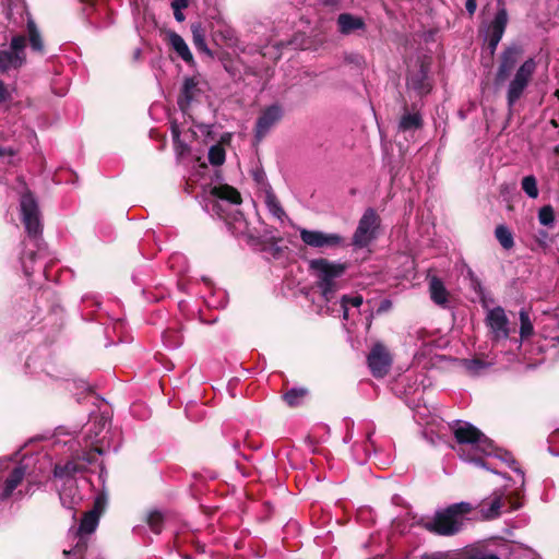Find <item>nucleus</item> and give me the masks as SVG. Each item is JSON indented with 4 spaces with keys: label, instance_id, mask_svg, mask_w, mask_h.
<instances>
[{
    "label": "nucleus",
    "instance_id": "50",
    "mask_svg": "<svg viewBox=\"0 0 559 559\" xmlns=\"http://www.w3.org/2000/svg\"><path fill=\"white\" fill-rule=\"evenodd\" d=\"M465 8H466V11L469 13V14H474L475 11H476V8H477V2L476 0H466L465 2Z\"/></svg>",
    "mask_w": 559,
    "mask_h": 559
},
{
    "label": "nucleus",
    "instance_id": "38",
    "mask_svg": "<svg viewBox=\"0 0 559 559\" xmlns=\"http://www.w3.org/2000/svg\"><path fill=\"white\" fill-rule=\"evenodd\" d=\"M538 221L544 226H551L555 222V212L551 205H544L538 211Z\"/></svg>",
    "mask_w": 559,
    "mask_h": 559
},
{
    "label": "nucleus",
    "instance_id": "22",
    "mask_svg": "<svg viewBox=\"0 0 559 559\" xmlns=\"http://www.w3.org/2000/svg\"><path fill=\"white\" fill-rule=\"evenodd\" d=\"M168 44L186 63H193L194 59L185 39L176 32L167 33Z\"/></svg>",
    "mask_w": 559,
    "mask_h": 559
},
{
    "label": "nucleus",
    "instance_id": "60",
    "mask_svg": "<svg viewBox=\"0 0 559 559\" xmlns=\"http://www.w3.org/2000/svg\"><path fill=\"white\" fill-rule=\"evenodd\" d=\"M555 95L559 98V90L556 91Z\"/></svg>",
    "mask_w": 559,
    "mask_h": 559
},
{
    "label": "nucleus",
    "instance_id": "17",
    "mask_svg": "<svg viewBox=\"0 0 559 559\" xmlns=\"http://www.w3.org/2000/svg\"><path fill=\"white\" fill-rule=\"evenodd\" d=\"M486 322L496 340H506L509 337V320L503 308L496 307L490 309L487 313Z\"/></svg>",
    "mask_w": 559,
    "mask_h": 559
},
{
    "label": "nucleus",
    "instance_id": "28",
    "mask_svg": "<svg viewBox=\"0 0 559 559\" xmlns=\"http://www.w3.org/2000/svg\"><path fill=\"white\" fill-rule=\"evenodd\" d=\"M503 548H506L504 559H537V555L532 549L520 545L513 544Z\"/></svg>",
    "mask_w": 559,
    "mask_h": 559
},
{
    "label": "nucleus",
    "instance_id": "58",
    "mask_svg": "<svg viewBox=\"0 0 559 559\" xmlns=\"http://www.w3.org/2000/svg\"><path fill=\"white\" fill-rule=\"evenodd\" d=\"M12 14H13V9H12V8H10V10H9V12H8V17H9V19H11Z\"/></svg>",
    "mask_w": 559,
    "mask_h": 559
},
{
    "label": "nucleus",
    "instance_id": "54",
    "mask_svg": "<svg viewBox=\"0 0 559 559\" xmlns=\"http://www.w3.org/2000/svg\"><path fill=\"white\" fill-rule=\"evenodd\" d=\"M391 306V302L389 300H383L379 307L378 311L386 310Z\"/></svg>",
    "mask_w": 559,
    "mask_h": 559
},
{
    "label": "nucleus",
    "instance_id": "53",
    "mask_svg": "<svg viewBox=\"0 0 559 559\" xmlns=\"http://www.w3.org/2000/svg\"><path fill=\"white\" fill-rule=\"evenodd\" d=\"M342 0H322L324 5L336 7L341 3Z\"/></svg>",
    "mask_w": 559,
    "mask_h": 559
},
{
    "label": "nucleus",
    "instance_id": "31",
    "mask_svg": "<svg viewBox=\"0 0 559 559\" xmlns=\"http://www.w3.org/2000/svg\"><path fill=\"white\" fill-rule=\"evenodd\" d=\"M308 391L304 388H292L283 396L286 404L290 407L299 406L304 403Z\"/></svg>",
    "mask_w": 559,
    "mask_h": 559
},
{
    "label": "nucleus",
    "instance_id": "13",
    "mask_svg": "<svg viewBox=\"0 0 559 559\" xmlns=\"http://www.w3.org/2000/svg\"><path fill=\"white\" fill-rule=\"evenodd\" d=\"M25 36H14L10 49L0 50V70L8 71L21 67L25 60Z\"/></svg>",
    "mask_w": 559,
    "mask_h": 559
},
{
    "label": "nucleus",
    "instance_id": "14",
    "mask_svg": "<svg viewBox=\"0 0 559 559\" xmlns=\"http://www.w3.org/2000/svg\"><path fill=\"white\" fill-rule=\"evenodd\" d=\"M284 110L280 104H272L265 107L257 119L254 136L261 141L271 129L281 121Z\"/></svg>",
    "mask_w": 559,
    "mask_h": 559
},
{
    "label": "nucleus",
    "instance_id": "20",
    "mask_svg": "<svg viewBox=\"0 0 559 559\" xmlns=\"http://www.w3.org/2000/svg\"><path fill=\"white\" fill-rule=\"evenodd\" d=\"M17 12L23 17L26 16V26H27V33H28V39L32 50L36 52H43L44 50V43L40 36V33L34 22V20L31 17L29 13L26 11L24 7H15Z\"/></svg>",
    "mask_w": 559,
    "mask_h": 559
},
{
    "label": "nucleus",
    "instance_id": "37",
    "mask_svg": "<svg viewBox=\"0 0 559 559\" xmlns=\"http://www.w3.org/2000/svg\"><path fill=\"white\" fill-rule=\"evenodd\" d=\"M207 156L212 165L221 166L225 162V150L221 145H212Z\"/></svg>",
    "mask_w": 559,
    "mask_h": 559
},
{
    "label": "nucleus",
    "instance_id": "30",
    "mask_svg": "<svg viewBox=\"0 0 559 559\" xmlns=\"http://www.w3.org/2000/svg\"><path fill=\"white\" fill-rule=\"evenodd\" d=\"M423 126V119L420 114L413 112V114H404L400 120L399 128L402 131H409V130H416L421 128Z\"/></svg>",
    "mask_w": 559,
    "mask_h": 559
},
{
    "label": "nucleus",
    "instance_id": "12",
    "mask_svg": "<svg viewBox=\"0 0 559 559\" xmlns=\"http://www.w3.org/2000/svg\"><path fill=\"white\" fill-rule=\"evenodd\" d=\"M509 16L506 8L501 7L497 10L493 19L488 23L485 29V40L490 56H493L496 49L506 32Z\"/></svg>",
    "mask_w": 559,
    "mask_h": 559
},
{
    "label": "nucleus",
    "instance_id": "8",
    "mask_svg": "<svg viewBox=\"0 0 559 559\" xmlns=\"http://www.w3.org/2000/svg\"><path fill=\"white\" fill-rule=\"evenodd\" d=\"M472 511L468 502L453 503L436 512L435 516L425 523V527L440 536L457 534L464 526L465 516Z\"/></svg>",
    "mask_w": 559,
    "mask_h": 559
},
{
    "label": "nucleus",
    "instance_id": "18",
    "mask_svg": "<svg viewBox=\"0 0 559 559\" xmlns=\"http://www.w3.org/2000/svg\"><path fill=\"white\" fill-rule=\"evenodd\" d=\"M521 53L522 48L518 45H511L503 50L496 74L497 83H502L504 80L508 79L511 71L515 67Z\"/></svg>",
    "mask_w": 559,
    "mask_h": 559
},
{
    "label": "nucleus",
    "instance_id": "52",
    "mask_svg": "<svg viewBox=\"0 0 559 559\" xmlns=\"http://www.w3.org/2000/svg\"><path fill=\"white\" fill-rule=\"evenodd\" d=\"M174 17L179 23L183 22L186 19L185 14L182 13V10L174 11Z\"/></svg>",
    "mask_w": 559,
    "mask_h": 559
},
{
    "label": "nucleus",
    "instance_id": "57",
    "mask_svg": "<svg viewBox=\"0 0 559 559\" xmlns=\"http://www.w3.org/2000/svg\"><path fill=\"white\" fill-rule=\"evenodd\" d=\"M520 507H521V503H520V502H514V503L512 502L510 508H511L512 510H516V509H519Z\"/></svg>",
    "mask_w": 559,
    "mask_h": 559
},
{
    "label": "nucleus",
    "instance_id": "29",
    "mask_svg": "<svg viewBox=\"0 0 559 559\" xmlns=\"http://www.w3.org/2000/svg\"><path fill=\"white\" fill-rule=\"evenodd\" d=\"M191 33H192V41L194 47L202 52H205L207 55H211V50L209 49L206 41H205V33L201 24H192L191 25Z\"/></svg>",
    "mask_w": 559,
    "mask_h": 559
},
{
    "label": "nucleus",
    "instance_id": "40",
    "mask_svg": "<svg viewBox=\"0 0 559 559\" xmlns=\"http://www.w3.org/2000/svg\"><path fill=\"white\" fill-rule=\"evenodd\" d=\"M540 334L545 340L552 342V346H556L557 343H559V332L555 325L550 328L548 324H545L542 328Z\"/></svg>",
    "mask_w": 559,
    "mask_h": 559
},
{
    "label": "nucleus",
    "instance_id": "43",
    "mask_svg": "<svg viewBox=\"0 0 559 559\" xmlns=\"http://www.w3.org/2000/svg\"><path fill=\"white\" fill-rule=\"evenodd\" d=\"M468 278H469V285L472 289L478 294L483 295V287L480 280L475 275V273L469 269L467 272Z\"/></svg>",
    "mask_w": 559,
    "mask_h": 559
},
{
    "label": "nucleus",
    "instance_id": "5",
    "mask_svg": "<svg viewBox=\"0 0 559 559\" xmlns=\"http://www.w3.org/2000/svg\"><path fill=\"white\" fill-rule=\"evenodd\" d=\"M212 194L216 198L214 210L225 221L234 235H245L248 224L238 205L241 203L240 193L227 185L214 187Z\"/></svg>",
    "mask_w": 559,
    "mask_h": 559
},
{
    "label": "nucleus",
    "instance_id": "23",
    "mask_svg": "<svg viewBox=\"0 0 559 559\" xmlns=\"http://www.w3.org/2000/svg\"><path fill=\"white\" fill-rule=\"evenodd\" d=\"M429 293L431 300L436 305L442 308H447L449 306V293L440 278L433 276L429 281Z\"/></svg>",
    "mask_w": 559,
    "mask_h": 559
},
{
    "label": "nucleus",
    "instance_id": "27",
    "mask_svg": "<svg viewBox=\"0 0 559 559\" xmlns=\"http://www.w3.org/2000/svg\"><path fill=\"white\" fill-rule=\"evenodd\" d=\"M263 194L264 203L270 214L273 217L277 218L278 221H283L286 217V213L282 207L278 199L276 198L275 193L273 192L272 188L266 187V190Z\"/></svg>",
    "mask_w": 559,
    "mask_h": 559
},
{
    "label": "nucleus",
    "instance_id": "1",
    "mask_svg": "<svg viewBox=\"0 0 559 559\" xmlns=\"http://www.w3.org/2000/svg\"><path fill=\"white\" fill-rule=\"evenodd\" d=\"M452 431L459 444L455 450L463 461L473 463L495 474H500L484 462L485 456L497 457L519 475L521 489H523L525 483L524 472L516 465V461L510 452L497 449L488 437L467 421H455L452 426Z\"/></svg>",
    "mask_w": 559,
    "mask_h": 559
},
{
    "label": "nucleus",
    "instance_id": "15",
    "mask_svg": "<svg viewBox=\"0 0 559 559\" xmlns=\"http://www.w3.org/2000/svg\"><path fill=\"white\" fill-rule=\"evenodd\" d=\"M367 361L371 373L376 378H382L390 370L392 357L383 344L377 343L372 346Z\"/></svg>",
    "mask_w": 559,
    "mask_h": 559
},
{
    "label": "nucleus",
    "instance_id": "25",
    "mask_svg": "<svg viewBox=\"0 0 559 559\" xmlns=\"http://www.w3.org/2000/svg\"><path fill=\"white\" fill-rule=\"evenodd\" d=\"M460 366L472 377L480 376L485 370L493 365L492 361H485L480 358L460 359Z\"/></svg>",
    "mask_w": 559,
    "mask_h": 559
},
{
    "label": "nucleus",
    "instance_id": "26",
    "mask_svg": "<svg viewBox=\"0 0 559 559\" xmlns=\"http://www.w3.org/2000/svg\"><path fill=\"white\" fill-rule=\"evenodd\" d=\"M407 86L416 91L419 95L429 93L430 84L428 82L427 72L424 68H420L416 73L412 74L407 79Z\"/></svg>",
    "mask_w": 559,
    "mask_h": 559
},
{
    "label": "nucleus",
    "instance_id": "36",
    "mask_svg": "<svg viewBox=\"0 0 559 559\" xmlns=\"http://www.w3.org/2000/svg\"><path fill=\"white\" fill-rule=\"evenodd\" d=\"M163 343L167 348H177L182 344V336L177 331L167 330L163 333Z\"/></svg>",
    "mask_w": 559,
    "mask_h": 559
},
{
    "label": "nucleus",
    "instance_id": "41",
    "mask_svg": "<svg viewBox=\"0 0 559 559\" xmlns=\"http://www.w3.org/2000/svg\"><path fill=\"white\" fill-rule=\"evenodd\" d=\"M253 180L261 187L263 193L266 190V187H271L266 180L265 173L262 168H255L251 171Z\"/></svg>",
    "mask_w": 559,
    "mask_h": 559
},
{
    "label": "nucleus",
    "instance_id": "59",
    "mask_svg": "<svg viewBox=\"0 0 559 559\" xmlns=\"http://www.w3.org/2000/svg\"><path fill=\"white\" fill-rule=\"evenodd\" d=\"M352 438V436H346L345 441H348Z\"/></svg>",
    "mask_w": 559,
    "mask_h": 559
},
{
    "label": "nucleus",
    "instance_id": "48",
    "mask_svg": "<svg viewBox=\"0 0 559 559\" xmlns=\"http://www.w3.org/2000/svg\"><path fill=\"white\" fill-rule=\"evenodd\" d=\"M10 99V92L5 87L4 83L0 80V104Z\"/></svg>",
    "mask_w": 559,
    "mask_h": 559
},
{
    "label": "nucleus",
    "instance_id": "35",
    "mask_svg": "<svg viewBox=\"0 0 559 559\" xmlns=\"http://www.w3.org/2000/svg\"><path fill=\"white\" fill-rule=\"evenodd\" d=\"M506 548H501L499 554H493L488 550H474L464 554V559H504Z\"/></svg>",
    "mask_w": 559,
    "mask_h": 559
},
{
    "label": "nucleus",
    "instance_id": "9",
    "mask_svg": "<svg viewBox=\"0 0 559 559\" xmlns=\"http://www.w3.org/2000/svg\"><path fill=\"white\" fill-rule=\"evenodd\" d=\"M110 420L105 415H95L87 424L86 440L92 447L90 452L83 454L82 460L86 464L96 461V455H104L111 449L117 451V445H111L108 439Z\"/></svg>",
    "mask_w": 559,
    "mask_h": 559
},
{
    "label": "nucleus",
    "instance_id": "49",
    "mask_svg": "<svg viewBox=\"0 0 559 559\" xmlns=\"http://www.w3.org/2000/svg\"><path fill=\"white\" fill-rule=\"evenodd\" d=\"M372 433L373 431H369L367 433V445L365 448V452L368 454L370 452V450H372L373 452H376V447H374V443L372 441Z\"/></svg>",
    "mask_w": 559,
    "mask_h": 559
},
{
    "label": "nucleus",
    "instance_id": "44",
    "mask_svg": "<svg viewBox=\"0 0 559 559\" xmlns=\"http://www.w3.org/2000/svg\"><path fill=\"white\" fill-rule=\"evenodd\" d=\"M345 61L349 64H354L357 68H361L365 64L364 57L357 52L346 53Z\"/></svg>",
    "mask_w": 559,
    "mask_h": 559
},
{
    "label": "nucleus",
    "instance_id": "21",
    "mask_svg": "<svg viewBox=\"0 0 559 559\" xmlns=\"http://www.w3.org/2000/svg\"><path fill=\"white\" fill-rule=\"evenodd\" d=\"M337 26L342 35H349L356 31H364L366 28L364 19L350 13H341L337 17Z\"/></svg>",
    "mask_w": 559,
    "mask_h": 559
},
{
    "label": "nucleus",
    "instance_id": "34",
    "mask_svg": "<svg viewBox=\"0 0 559 559\" xmlns=\"http://www.w3.org/2000/svg\"><path fill=\"white\" fill-rule=\"evenodd\" d=\"M521 188L531 199H536L539 194L537 180L533 175L523 177L521 181Z\"/></svg>",
    "mask_w": 559,
    "mask_h": 559
},
{
    "label": "nucleus",
    "instance_id": "46",
    "mask_svg": "<svg viewBox=\"0 0 559 559\" xmlns=\"http://www.w3.org/2000/svg\"><path fill=\"white\" fill-rule=\"evenodd\" d=\"M428 559H464V554H459V552L436 554Z\"/></svg>",
    "mask_w": 559,
    "mask_h": 559
},
{
    "label": "nucleus",
    "instance_id": "33",
    "mask_svg": "<svg viewBox=\"0 0 559 559\" xmlns=\"http://www.w3.org/2000/svg\"><path fill=\"white\" fill-rule=\"evenodd\" d=\"M495 236L502 248L509 250L514 246L513 235L510 229L504 225H499L496 227Z\"/></svg>",
    "mask_w": 559,
    "mask_h": 559
},
{
    "label": "nucleus",
    "instance_id": "56",
    "mask_svg": "<svg viewBox=\"0 0 559 559\" xmlns=\"http://www.w3.org/2000/svg\"><path fill=\"white\" fill-rule=\"evenodd\" d=\"M225 32H226L225 37L231 39L233 38V31L230 28H227Z\"/></svg>",
    "mask_w": 559,
    "mask_h": 559
},
{
    "label": "nucleus",
    "instance_id": "11",
    "mask_svg": "<svg viewBox=\"0 0 559 559\" xmlns=\"http://www.w3.org/2000/svg\"><path fill=\"white\" fill-rule=\"evenodd\" d=\"M379 226V217L373 209H367L359 219L353 236V245L358 248L367 247L374 238Z\"/></svg>",
    "mask_w": 559,
    "mask_h": 559
},
{
    "label": "nucleus",
    "instance_id": "24",
    "mask_svg": "<svg viewBox=\"0 0 559 559\" xmlns=\"http://www.w3.org/2000/svg\"><path fill=\"white\" fill-rule=\"evenodd\" d=\"M197 92V82L193 78H186L182 84L181 93L178 98V106L179 108L186 112L191 104V102L194 99Z\"/></svg>",
    "mask_w": 559,
    "mask_h": 559
},
{
    "label": "nucleus",
    "instance_id": "45",
    "mask_svg": "<svg viewBox=\"0 0 559 559\" xmlns=\"http://www.w3.org/2000/svg\"><path fill=\"white\" fill-rule=\"evenodd\" d=\"M15 152L12 148L3 147L0 145V162L3 164L11 163Z\"/></svg>",
    "mask_w": 559,
    "mask_h": 559
},
{
    "label": "nucleus",
    "instance_id": "4",
    "mask_svg": "<svg viewBox=\"0 0 559 559\" xmlns=\"http://www.w3.org/2000/svg\"><path fill=\"white\" fill-rule=\"evenodd\" d=\"M106 507L104 497H96L93 509L85 512L80 525L70 528L68 539L71 543L69 548L63 549L66 559H105L97 547H91V535L98 526L99 518Z\"/></svg>",
    "mask_w": 559,
    "mask_h": 559
},
{
    "label": "nucleus",
    "instance_id": "10",
    "mask_svg": "<svg viewBox=\"0 0 559 559\" xmlns=\"http://www.w3.org/2000/svg\"><path fill=\"white\" fill-rule=\"evenodd\" d=\"M536 70V62L533 58L525 60L516 70L507 90V103L512 110L515 103L521 98Z\"/></svg>",
    "mask_w": 559,
    "mask_h": 559
},
{
    "label": "nucleus",
    "instance_id": "32",
    "mask_svg": "<svg viewBox=\"0 0 559 559\" xmlns=\"http://www.w3.org/2000/svg\"><path fill=\"white\" fill-rule=\"evenodd\" d=\"M520 317V337L521 341L527 340L534 334V326L530 318L528 312L525 309H521L519 312Z\"/></svg>",
    "mask_w": 559,
    "mask_h": 559
},
{
    "label": "nucleus",
    "instance_id": "2",
    "mask_svg": "<svg viewBox=\"0 0 559 559\" xmlns=\"http://www.w3.org/2000/svg\"><path fill=\"white\" fill-rule=\"evenodd\" d=\"M310 269L314 272L317 287L326 304L325 313L332 316L342 314L346 320L348 318L349 306L359 308L362 305L364 299L360 295H344L340 300L336 298V293L341 288L338 278H341L345 272L344 264L320 258L310 261Z\"/></svg>",
    "mask_w": 559,
    "mask_h": 559
},
{
    "label": "nucleus",
    "instance_id": "51",
    "mask_svg": "<svg viewBox=\"0 0 559 559\" xmlns=\"http://www.w3.org/2000/svg\"><path fill=\"white\" fill-rule=\"evenodd\" d=\"M183 259H185V258H183L181 254H179V253H175V254H173V255L170 257V259H169L170 267H175V264H176L177 262H180V261H181V260H183Z\"/></svg>",
    "mask_w": 559,
    "mask_h": 559
},
{
    "label": "nucleus",
    "instance_id": "16",
    "mask_svg": "<svg viewBox=\"0 0 559 559\" xmlns=\"http://www.w3.org/2000/svg\"><path fill=\"white\" fill-rule=\"evenodd\" d=\"M300 238L305 245L312 248H334L343 243V238L338 234H326L320 230L299 229Z\"/></svg>",
    "mask_w": 559,
    "mask_h": 559
},
{
    "label": "nucleus",
    "instance_id": "47",
    "mask_svg": "<svg viewBox=\"0 0 559 559\" xmlns=\"http://www.w3.org/2000/svg\"><path fill=\"white\" fill-rule=\"evenodd\" d=\"M173 11L185 10L189 5V0H171Z\"/></svg>",
    "mask_w": 559,
    "mask_h": 559
},
{
    "label": "nucleus",
    "instance_id": "42",
    "mask_svg": "<svg viewBox=\"0 0 559 559\" xmlns=\"http://www.w3.org/2000/svg\"><path fill=\"white\" fill-rule=\"evenodd\" d=\"M171 135H173L177 152L179 154H182L183 151H186L188 148V146L180 141V131L176 124L171 126Z\"/></svg>",
    "mask_w": 559,
    "mask_h": 559
},
{
    "label": "nucleus",
    "instance_id": "3",
    "mask_svg": "<svg viewBox=\"0 0 559 559\" xmlns=\"http://www.w3.org/2000/svg\"><path fill=\"white\" fill-rule=\"evenodd\" d=\"M20 212L21 219L31 241L29 245L37 249L35 251L33 248H27L23 252L20 258L23 272L26 276H31L37 267L40 269L45 277L48 278L47 262L43 261L44 249L39 246V238L43 231L40 212L36 199L28 191L23 192L21 195Z\"/></svg>",
    "mask_w": 559,
    "mask_h": 559
},
{
    "label": "nucleus",
    "instance_id": "19",
    "mask_svg": "<svg viewBox=\"0 0 559 559\" xmlns=\"http://www.w3.org/2000/svg\"><path fill=\"white\" fill-rule=\"evenodd\" d=\"M504 504V493L495 491L478 504V513L483 520H493L501 514Z\"/></svg>",
    "mask_w": 559,
    "mask_h": 559
},
{
    "label": "nucleus",
    "instance_id": "39",
    "mask_svg": "<svg viewBox=\"0 0 559 559\" xmlns=\"http://www.w3.org/2000/svg\"><path fill=\"white\" fill-rule=\"evenodd\" d=\"M147 524L152 532L158 534L162 531L163 526V515L158 511L150 512L147 516Z\"/></svg>",
    "mask_w": 559,
    "mask_h": 559
},
{
    "label": "nucleus",
    "instance_id": "6",
    "mask_svg": "<svg viewBox=\"0 0 559 559\" xmlns=\"http://www.w3.org/2000/svg\"><path fill=\"white\" fill-rule=\"evenodd\" d=\"M85 467L86 464L84 463L68 461L63 465L57 464L53 469L55 477L60 481L58 485L60 502L63 508L73 511V519H75L78 506L83 500V495L79 488V479L74 477V474Z\"/></svg>",
    "mask_w": 559,
    "mask_h": 559
},
{
    "label": "nucleus",
    "instance_id": "7",
    "mask_svg": "<svg viewBox=\"0 0 559 559\" xmlns=\"http://www.w3.org/2000/svg\"><path fill=\"white\" fill-rule=\"evenodd\" d=\"M26 468L12 466L8 459H0V501H19L33 492L32 483L24 484Z\"/></svg>",
    "mask_w": 559,
    "mask_h": 559
},
{
    "label": "nucleus",
    "instance_id": "55",
    "mask_svg": "<svg viewBox=\"0 0 559 559\" xmlns=\"http://www.w3.org/2000/svg\"><path fill=\"white\" fill-rule=\"evenodd\" d=\"M90 298H92V299H93V301L95 302V305H97V306H99V305H100L99 300H98L95 296H92V297H90V296H85V297L83 298V301H84V302H86Z\"/></svg>",
    "mask_w": 559,
    "mask_h": 559
}]
</instances>
